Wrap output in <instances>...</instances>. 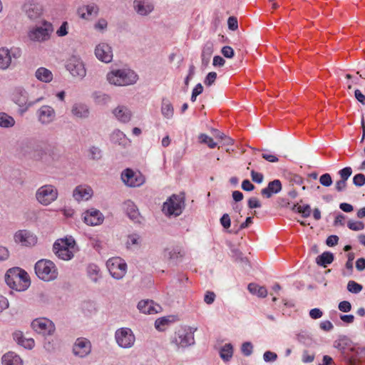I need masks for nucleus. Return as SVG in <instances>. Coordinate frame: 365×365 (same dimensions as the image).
I'll list each match as a JSON object with an SVG mask.
<instances>
[{"label": "nucleus", "instance_id": "obj_1", "mask_svg": "<svg viewBox=\"0 0 365 365\" xmlns=\"http://www.w3.org/2000/svg\"><path fill=\"white\" fill-rule=\"evenodd\" d=\"M61 157L60 150L50 145L37 148L33 153L34 159L46 167H56Z\"/></svg>", "mask_w": 365, "mask_h": 365}, {"label": "nucleus", "instance_id": "obj_2", "mask_svg": "<svg viewBox=\"0 0 365 365\" xmlns=\"http://www.w3.org/2000/svg\"><path fill=\"white\" fill-rule=\"evenodd\" d=\"M334 347L340 352V358L345 365H359L365 358V347L346 346L341 342H335Z\"/></svg>", "mask_w": 365, "mask_h": 365}, {"label": "nucleus", "instance_id": "obj_3", "mask_svg": "<svg viewBox=\"0 0 365 365\" xmlns=\"http://www.w3.org/2000/svg\"><path fill=\"white\" fill-rule=\"evenodd\" d=\"M43 96L36 99H30L28 92L23 87L14 88L11 93V100L18 106V112L20 115H24L28 110L35 104L43 101Z\"/></svg>", "mask_w": 365, "mask_h": 365}, {"label": "nucleus", "instance_id": "obj_4", "mask_svg": "<svg viewBox=\"0 0 365 365\" xmlns=\"http://www.w3.org/2000/svg\"><path fill=\"white\" fill-rule=\"evenodd\" d=\"M108 81L114 86H125L133 85L138 81V75L130 68L112 70L107 74Z\"/></svg>", "mask_w": 365, "mask_h": 365}, {"label": "nucleus", "instance_id": "obj_5", "mask_svg": "<svg viewBox=\"0 0 365 365\" xmlns=\"http://www.w3.org/2000/svg\"><path fill=\"white\" fill-rule=\"evenodd\" d=\"M76 242L72 237L57 240L53 245L54 254L61 259L70 260L74 257Z\"/></svg>", "mask_w": 365, "mask_h": 365}, {"label": "nucleus", "instance_id": "obj_6", "mask_svg": "<svg viewBox=\"0 0 365 365\" xmlns=\"http://www.w3.org/2000/svg\"><path fill=\"white\" fill-rule=\"evenodd\" d=\"M170 344L176 351L184 349L195 344L194 331L190 327H180L171 337Z\"/></svg>", "mask_w": 365, "mask_h": 365}, {"label": "nucleus", "instance_id": "obj_7", "mask_svg": "<svg viewBox=\"0 0 365 365\" xmlns=\"http://www.w3.org/2000/svg\"><path fill=\"white\" fill-rule=\"evenodd\" d=\"M40 21L41 25L32 26L28 31V37L32 41L45 42L51 38V34L53 31L51 23L46 20Z\"/></svg>", "mask_w": 365, "mask_h": 365}, {"label": "nucleus", "instance_id": "obj_8", "mask_svg": "<svg viewBox=\"0 0 365 365\" xmlns=\"http://www.w3.org/2000/svg\"><path fill=\"white\" fill-rule=\"evenodd\" d=\"M37 277L46 282L53 280L58 277L56 264L51 260L42 259L38 260L34 267Z\"/></svg>", "mask_w": 365, "mask_h": 365}, {"label": "nucleus", "instance_id": "obj_9", "mask_svg": "<svg viewBox=\"0 0 365 365\" xmlns=\"http://www.w3.org/2000/svg\"><path fill=\"white\" fill-rule=\"evenodd\" d=\"M58 196V189L53 185L41 186L36 192V199L38 203L47 206L56 201Z\"/></svg>", "mask_w": 365, "mask_h": 365}, {"label": "nucleus", "instance_id": "obj_10", "mask_svg": "<svg viewBox=\"0 0 365 365\" xmlns=\"http://www.w3.org/2000/svg\"><path fill=\"white\" fill-rule=\"evenodd\" d=\"M185 207L184 197L180 195H172L163 206V211L168 215L179 216Z\"/></svg>", "mask_w": 365, "mask_h": 365}, {"label": "nucleus", "instance_id": "obj_11", "mask_svg": "<svg viewBox=\"0 0 365 365\" xmlns=\"http://www.w3.org/2000/svg\"><path fill=\"white\" fill-rule=\"evenodd\" d=\"M115 340L120 347L123 349H129L134 345L135 336L131 329L122 327L115 331Z\"/></svg>", "mask_w": 365, "mask_h": 365}, {"label": "nucleus", "instance_id": "obj_12", "mask_svg": "<svg viewBox=\"0 0 365 365\" xmlns=\"http://www.w3.org/2000/svg\"><path fill=\"white\" fill-rule=\"evenodd\" d=\"M106 267L110 275L116 279H122L127 272V264L120 257H112L106 262Z\"/></svg>", "mask_w": 365, "mask_h": 365}, {"label": "nucleus", "instance_id": "obj_13", "mask_svg": "<svg viewBox=\"0 0 365 365\" xmlns=\"http://www.w3.org/2000/svg\"><path fill=\"white\" fill-rule=\"evenodd\" d=\"M32 329L43 336H51L56 330L54 323L45 317L35 319L31 322Z\"/></svg>", "mask_w": 365, "mask_h": 365}, {"label": "nucleus", "instance_id": "obj_14", "mask_svg": "<svg viewBox=\"0 0 365 365\" xmlns=\"http://www.w3.org/2000/svg\"><path fill=\"white\" fill-rule=\"evenodd\" d=\"M66 67L73 76H76L82 79L86 75L84 63L78 56H71L66 62Z\"/></svg>", "mask_w": 365, "mask_h": 365}, {"label": "nucleus", "instance_id": "obj_15", "mask_svg": "<svg viewBox=\"0 0 365 365\" xmlns=\"http://www.w3.org/2000/svg\"><path fill=\"white\" fill-rule=\"evenodd\" d=\"M121 179L128 187H139L142 185L145 178L139 171H133L130 168L125 169L121 174Z\"/></svg>", "mask_w": 365, "mask_h": 365}, {"label": "nucleus", "instance_id": "obj_16", "mask_svg": "<svg viewBox=\"0 0 365 365\" xmlns=\"http://www.w3.org/2000/svg\"><path fill=\"white\" fill-rule=\"evenodd\" d=\"M21 54V50L18 48H0V68L3 70L8 68L12 63V60L19 58Z\"/></svg>", "mask_w": 365, "mask_h": 365}, {"label": "nucleus", "instance_id": "obj_17", "mask_svg": "<svg viewBox=\"0 0 365 365\" xmlns=\"http://www.w3.org/2000/svg\"><path fill=\"white\" fill-rule=\"evenodd\" d=\"M23 10L30 21L37 22L41 20L43 7L40 4L33 1L26 2L23 6Z\"/></svg>", "mask_w": 365, "mask_h": 365}, {"label": "nucleus", "instance_id": "obj_18", "mask_svg": "<svg viewBox=\"0 0 365 365\" xmlns=\"http://www.w3.org/2000/svg\"><path fill=\"white\" fill-rule=\"evenodd\" d=\"M36 115L41 124L48 125L55 120L56 114L53 107L44 105L37 110Z\"/></svg>", "mask_w": 365, "mask_h": 365}, {"label": "nucleus", "instance_id": "obj_19", "mask_svg": "<svg viewBox=\"0 0 365 365\" xmlns=\"http://www.w3.org/2000/svg\"><path fill=\"white\" fill-rule=\"evenodd\" d=\"M91 351V344L86 338H78L73 347V353L75 356L83 358L88 355Z\"/></svg>", "mask_w": 365, "mask_h": 365}, {"label": "nucleus", "instance_id": "obj_20", "mask_svg": "<svg viewBox=\"0 0 365 365\" xmlns=\"http://www.w3.org/2000/svg\"><path fill=\"white\" fill-rule=\"evenodd\" d=\"M95 55L96 58L106 63H110L113 59V51L106 43H101L96 46Z\"/></svg>", "mask_w": 365, "mask_h": 365}, {"label": "nucleus", "instance_id": "obj_21", "mask_svg": "<svg viewBox=\"0 0 365 365\" xmlns=\"http://www.w3.org/2000/svg\"><path fill=\"white\" fill-rule=\"evenodd\" d=\"M103 220L104 216L98 210L91 208L83 213V221L88 225H99Z\"/></svg>", "mask_w": 365, "mask_h": 365}, {"label": "nucleus", "instance_id": "obj_22", "mask_svg": "<svg viewBox=\"0 0 365 365\" xmlns=\"http://www.w3.org/2000/svg\"><path fill=\"white\" fill-rule=\"evenodd\" d=\"M140 312L145 314H154L162 311V307L150 299L140 300L137 305Z\"/></svg>", "mask_w": 365, "mask_h": 365}, {"label": "nucleus", "instance_id": "obj_23", "mask_svg": "<svg viewBox=\"0 0 365 365\" xmlns=\"http://www.w3.org/2000/svg\"><path fill=\"white\" fill-rule=\"evenodd\" d=\"M112 113L115 119L122 123H129L133 116L131 110L124 105H118L112 110Z\"/></svg>", "mask_w": 365, "mask_h": 365}, {"label": "nucleus", "instance_id": "obj_24", "mask_svg": "<svg viewBox=\"0 0 365 365\" xmlns=\"http://www.w3.org/2000/svg\"><path fill=\"white\" fill-rule=\"evenodd\" d=\"M14 240L23 246H31L36 243V237L30 232L19 230L14 235Z\"/></svg>", "mask_w": 365, "mask_h": 365}, {"label": "nucleus", "instance_id": "obj_25", "mask_svg": "<svg viewBox=\"0 0 365 365\" xmlns=\"http://www.w3.org/2000/svg\"><path fill=\"white\" fill-rule=\"evenodd\" d=\"M133 9L138 15L145 16L154 10V5L149 0H134Z\"/></svg>", "mask_w": 365, "mask_h": 365}, {"label": "nucleus", "instance_id": "obj_26", "mask_svg": "<svg viewBox=\"0 0 365 365\" xmlns=\"http://www.w3.org/2000/svg\"><path fill=\"white\" fill-rule=\"evenodd\" d=\"M123 209L127 216L135 223H141L142 217L138 211L137 206L135 203L128 200L124 202Z\"/></svg>", "mask_w": 365, "mask_h": 365}, {"label": "nucleus", "instance_id": "obj_27", "mask_svg": "<svg viewBox=\"0 0 365 365\" xmlns=\"http://www.w3.org/2000/svg\"><path fill=\"white\" fill-rule=\"evenodd\" d=\"M93 194V190L90 186L81 185L74 189L73 196L77 201H81L89 200Z\"/></svg>", "mask_w": 365, "mask_h": 365}, {"label": "nucleus", "instance_id": "obj_28", "mask_svg": "<svg viewBox=\"0 0 365 365\" xmlns=\"http://www.w3.org/2000/svg\"><path fill=\"white\" fill-rule=\"evenodd\" d=\"M282 190V183L279 180H274L269 182L267 186L261 190V194L266 198H270L273 195L279 193Z\"/></svg>", "mask_w": 365, "mask_h": 365}, {"label": "nucleus", "instance_id": "obj_29", "mask_svg": "<svg viewBox=\"0 0 365 365\" xmlns=\"http://www.w3.org/2000/svg\"><path fill=\"white\" fill-rule=\"evenodd\" d=\"M27 277V272L19 267H13L9 269L5 274V282L8 286L11 284L12 282L19 279L20 277Z\"/></svg>", "mask_w": 365, "mask_h": 365}, {"label": "nucleus", "instance_id": "obj_30", "mask_svg": "<svg viewBox=\"0 0 365 365\" xmlns=\"http://www.w3.org/2000/svg\"><path fill=\"white\" fill-rule=\"evenodd\" d=\"M13 339L20 346L28 349H31L34 345L35 341L31 338H25L24 336V334L21 331H15L12 334Z\"/></svg>", "mask_w": 365, "mask_h": 365}, {"label": "nucleus", "instance_id": "obj_31", "mask_svg": "<svg viewBox=\"0 0 365 365\" xmlns=\"http://www.w3.org/2000/svg\"><path fill=\"white\" fill-rule=\"evenodd\" d=\"M214 52V45L211 41H207L202 50L201 53V59H202V65L204 66H207L210 61L211 56Z\"/></svg>", "mask_w": 365, "mask_h": 365}, {"label": "nucleus", "instance_id": "obj_32", "mask_svg": "<svg viewBox=\"0 0 365 365\" xmlns=\"http://www.w3.org/2000/svg\"><path fill=\"white\" fill-rule=\"evenodd\" d=\"M71 113L76 118H86L89 115V109L86 105L77 103L73 105L71 108Z\"/></svg>", "mask_w": 365, "mask_h": 365}, {"label": "nucleus", "instance_id": "obj_33", "mask_svg": "<svg viewBox=\"0 0 365 365\" xmlns=\"http://www.w3.org/2000/svg\"><path fill=\"white\" fill-rule=\"evenodd\" d=\"M30 286V279L27 274V277H20L19 279L12 282L9 287L12 289L21 292L26 290Z\"/></svg>", "mask_w": 365, "mask_h": 365}, {"label": "nucleus", "instance_id": "obj_34", "mask_svg": "<svg viewBox=\"0 0 365 365\" xmlns=\"http://www.w3.org/2000/svg\"><path fill=\"white\" fill-rule=\"evenodd\" d=\"M36 78L40 81L49 83L53 80L52 72L44 67L38 68L35 73Z\"/></svg>", "mask_w": 365, "mask_h": 365}, {"label": "nucleus", "instance_id": "obj_35", "mask_svg": "<svg viewBox=\"0 0 365 365\" xmlns=\"http://www.w3.org/2000/svg\"><path fill=\"white\" fill-rule=\"evenodd\" d=\"M110 140L115 143L118 144L120 145L125 146L129 143V140L126 137V135L120 130H115L111 135Z\"/></svg>", "mask_w": 365, "mask_h": 365}, {"label": "nucleus", "instance_id": "obj_36", "mask_svg": "<svg viewBox=\"0 0 365 365\" xmlns=\"http://www.w3.org/2000/svg\"><path fill=\"white\" fill-rule=\"evenodd\" d=\"M161 113L164 118L171 119L174 115V108L171 102L167 99L163 98L161 104Z\"/></svg>", "mask_w": 365, "mask_h": 365}, {"label": "nucleus", "instance_id": "obj_37", "mask_svg": "<svg viewBox=\"0 0 365 365\" xmlns=\"http://www.w3.org/2000/svg\"><path fill=\"white\" fill-rule=\"evenodd\" d=\"M3 365H23L21 358L13 352H9L2 356Z\"/></svg>", "mask_w": 365, "mask_h": 365}, {"label": "nucleus", "instance_id": "obj_38", "mask_svg": "<svg viewBox=\"0 0 365 365\" xmlns=\"http://www.w3.org/2000/svg\"><path fill=\"white\" fill-rule=\"evenodd\" d=\"M247 289L252 294L257 295L259 297H265L267 295V289L255 283H250Z\"/></svg>", "mask_w": 365, "mask_h": 365}, {"label": "nucleus", "instance_id": "obj_39", "mask_svg": "<svg viewBox=\"0 0 365 365\" xmlns=\"http://www.w3.org/2000/svg\"><path fill=\"white\" fill-rule=\"evenodd\" d=\"M333 261L334 255L330 252H324L316 259L317 264L324 267H327V265L330 264Z\"/></svg>", "mask_w": 365, "mask_h": 365}, {"label": "nucleus", "instance_id": "obj_40", "mask_svg": "<svg viewBox=\"0 0 365 365\" xmlns=\"http://www.w3.org/2000/svg\"><path fill=\"white\" fill-rule=\"evenodd\" d=\"M219 353L223 361H229L233 355V346L230 343L225 344L220 348Z\"/></svg>", "mask_w": 365, "mask_h": 365}, {"label": "nucleus", "instance_id": "obj_41", "mask_svg": "<svg viewBox=\"0 0 365 365\" xmlns=\"http://www.w3.org/2000/svg\"><path fill=\"white\" fill-rule=\"evenodd\" d=\"M140 243V236L137 233H132L128 235L125 245L128 249H132L139 247Z\"/></svg>", "mask_w": 365, "mask_h": 365}, {"label": "nucleus", "instance_id": "obj_42", "mask_svg": "<svg viewBox=\"0 0 365 365\" xmlns=\"http://www.w3.org/2000/svg\"><path fill=\"white\" fill-rule=\"evenodd\" d=\"M15 125L14 118L6 113H0V127L11 128Z\"/></svg>", "mask_w": 365, "mask_h": 365}, {"label": "nucleus", "instance_id": "obj_43", "mask_svg": "<svg viewBox=\"0 0 365 365\" xmlns=\"http://www.w3.org/2000/svg\"><path fill=\"white\" fill-rule=\"evenodd\" d=\"M87 273L90 279L94 282H98L101 277L100 268L95 264H91L87 267Z\"/></svg>", "mask_w": 365, "mask_h": 365}, {"label": "nucleus", "instance_id": "obj_44", "mask_svg": "<svg viewBox=\"0 0 365 365\" xmlns=\"http://www.w3.org/2000/svg\"><path fill=\"white\" fill-rule=\"evenodd\" d=\"M292 210L301 214L302 217L305 218L309 217L312 212L311 207L309 205H301L298 203L294 205Z\"/></svg>", "mask_w": 365, "mask_h": 365}, {"label": "nucleus", "instance_id": "obj_45", "mask_svg": "<svg viewBox=\"0 0 365 365\" xmlns=\"http://www.w3.org/2000/svg\"><path fill=\"white\" fill-rule=\"evenodd\" d=\"M89 158L95 160H98L102 158L101 150L96 146H91L88 150Z\"/></svg>", "mask_w": 365, "mask_h": 365}, {"label": "nucleus", "instance_id": "obj_46", "mask_svg": "<svg viewBox=\"0 0 365 365\" xmlns=\"http://www.w3.org/2000/svg\"><path fill=\"white\" fill-rule=\"evenodd\" d=\"M170 320L168 317H162L158 319L155 322V327L158 331H164L169 324Z\"/></svg>", "mask_w": 365, "mask_h": 365}, {"label": "nucleus", "instance_id": "obj_47", "mask_svg": "<svg viewBox=\"0 0 365 365\" xmlns=\"http://www.w3.org/2000/svg\"><path fill=\"white\" fill-rule=\"evenodd\" d=\"M199 140L200 143L207 144L210 148H214L217 145V143L213 140V139L206 134H200Z\"/></svg>", "mask_w": 365, "mask_h": 365}, {"label": "nucleus", "instance_id": "obj_48", "mask_svg": "<svg viewBox=\"0 0 365 365\" xmlns=\"http://www.w3.org/2000/svg\"><path fill=\"white\" fill-rule=\"evenodd\" d=\"M362 289L363 287L355 281L350 280L347 284V289L351 293L358 294L362 290Z\"/></svg>", "mask_w": 365, "mask_h": 365}, {"label": "nucleus", "instance_id": "obj_49", "mask_svg": "<svg viewBox=\"0 0 365 365\" xmlns=\"http://www.w3.org/2000/svg\"><path fill=\"white\" fill-rule=\"evenodd\" d=\"M347 227L354 231H360L364 230V224L361 221L349 220L347 222Z\"/></svg>", "mask_w": 365, "mask_h": 365}, {"label": "nucleus", "instance_id": "obj_50", "mask_svg": "<svg viewBox=\"0 0 365 365\" xmlns=\"http://www.w3.org/2000/svg\"><path fill=\"white\" fill-rule=\"evenodd\" d=\"M241 351L245 356H250L253 352V345L250 341L244 342L241 346Z\"/></svg>", "mask_w": 365, "mask_h": 365}, {"label": "nucleus", "instance_id": "obj_51", "mask_svg": "<svg viewBox=\"0 0 365 365\" xmlns=\"http://www.w3.org/2000/svg\"><path fill=\"white\" fill-rule=\"evenodd\" d=\"M277 359V354L271 351H266L263 354V360L267 363L274 362Z\"/></svg>", "mask_w": 365, "mask_h": 365}, {"label": "nucleus", "instance_id": "obj_52", "mask_svg": "<svg viewBox=\"0 0 365 365\" xmlns=\"http://www.w3.org/2000/svg\"><path fill=\"white\" fill-rule=\"evenodd\" d=\"M252 180L256 183L260 184L264 180V175L261 173L256 172L254 168L250 170Z\"/></svg>", "mask_w": 365, "mask_h": 365}, {"label": "nucleus", "instance_id": "obj_53", "mask_svg": "<svg viewBox=\"0 0 365 365\" xmlns=\"http://www.w3.org/2000/svg\"><path fill=\"white\" fill-rule=\"evenodd\" d=\"M232 257L235 258V261H239L242 262H247V259L246 257H244L242 253L237 248H233L231 250Z\"/></svg>", "mask_w": 365, "mask_h": 365}, {"label": "nucleus", "instance_id": "obj_54", "mask_svg": "<svg viewBox=\"0 0 365 365\" xmlns=\"http://www.w3.org/2000/svg\"><path fill=\"white\" fill-rule=\"evenodd\" d=\"M319 182L325 187H329L332 184V179L329 173L323 174L319 178Z\"/></svg>", "mask_w": 365, "mask_h": 365}, {"label": "nucleus", "instance_id": "obj_55", "mask_svg": "<svg viewBox=\"0 0 365 365\" xmlns=\"http://www.w3.org/2000/svg\"><path fill=\"white\" fill-rule=\"evenodd\" d=\"M353 183L357 187L363 186L365 185V175L362 173L355 175L353 178Z\"/></svg>", "mask_w": 365, "mask_h": 365}, {"label": "nucleus", "instance_id": "obj_56", "mask_svg": "<svg viewBox=\"0 0 365 365\" xmlns=\"http://www.w3.org/2000/svg\"><path fill=\"white\" fill-rule=\"evenodd\" d=\"M352 173V169L350 167H346L339 171L341 180L346 181Z\"/></svg>", "mask_w": 365, "mask_h": 365}, {"label": "nucleus", "instance_id": "obj_57", "mask_svg": "<svg viewBox=\"0 0 365 365\" xmlns=\"http://www.w3.org/2000/svg\"><path fill=\"white\" fill-rule=\"evenodd\" d=\"M68 24L67 21H63L59 29L56 31L58 36H65L68 34Z\"/></svg>", "mask_w": 365, "mask_h": 365}, {"label": "nucleus", "instance_id": "obj_58", "mask_svg": "<svg viewBox=\"0 0 365 365\" xmlns=\"http://www.w3.org/2000/svg\"><path fill=\"white\" fill-rule=\"evenodd\" d=\"M220 222L221 225L225 229H228L230 227L231 220H230V217L228 214L225 213V214L222 215V216L221 217V218L220 220Z\"/></svg>", "mask_w": 365, "mask_h": 365}, {"label": "nucleus", "instance_id": "obj_59", "mask_svg": "<svg viewBox=\"0 0 365 365\" xmlns=\"http://www.w3.org/2000/svg\"><path fill=\"white\" fill-rule=\"evenodd\" d=\"M216 78H217V73L213 71L210 72L205 77L204 83L207 86H210L215 81Z\"/></svg>", "mask_w": 365, "mask_h": 365}, {"label": "nucleus", "instance_id": "obj_60", "mask_svg": "<svg viewBox=\"0 0 365 365\" xmlns=\"http://www.w3.org/2000/svg\"><path fill=\"white\" fill-rule=\"evenodd\" d=\"M338 308L341 312H349L351 309V304L348 301H342L339 302Z\"/></svg>", "mask_w": 365, "mask_h": 365}, {"label": "nucleus", "instance_id": "obj_61", "mask_svg": "<svg viewBox=\"0 0 365 365\" xmlns=\"http://www.w3.org/2000/svg\"><path fill=\"white\" fill-rule=\"evenodd\" d=\"M228 28L232 31H235L238 28V22L236 17L230 16L227 20Z\"/></svg>", "mask_w": 365, "mask_h": 365}, {"label": "nucleus", "instance_id": "obj_62", "mask_svg": "<svg viewBox=\"0 0 365 365\" xmlns=\"http://www.w3.org/2000/svg\"><path fill=\"white\" fill-rule=\"evenodd\" d=\"M221 52L222 55L228 58H232L234 56V50L232 47L229 46H223Z\"/></svg>", "mask_w": 365, "mask_h": 365}, {"label": "nucleus", "instance_id": "obj_63", "mask_svg": "<svg viewBox=\"0 0 365 365\" xmlns=\"http://www.w3.org/2000/svg\"><path fill=\"white\" fill-rule=\"evenodd\" d=\"M215 294L213 292H206L204 297V302L207 304H212L215 299Z\"/></svg>", "mask_w": 365, "mask_h": 365}, {"label": "nucleus", "instance_id": "obj_64", "mask_svg": "<svg viewBox=\"0 0 365 365\" xmlns=\"http://www.w3.org/2000/svg\"><path fill=\"white\" fill-rule=\"evenodd\" d=\"M248 207L250 209L261 207V203L257 197H250L247 202Z\"/></svg>", "mask_w": 365, "mask_h": 365}]
</instances>
